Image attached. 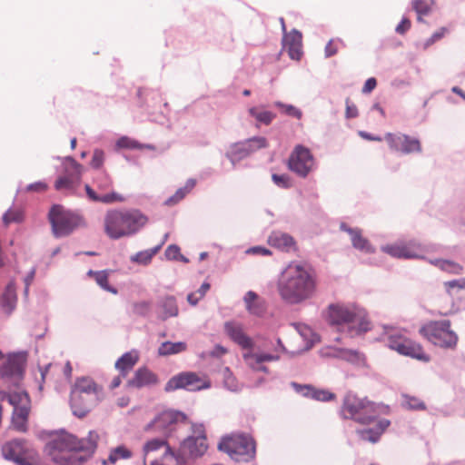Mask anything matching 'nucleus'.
I'll list each match as a JSON object with an SVG mask.
<instances>
[{"mask_svg":"<svg viewBox=\"0 0 465 465\" xmlns=\"http://www.w3.org/2000/svg\"><path fill=\"white\" fill-rule=\"evenodd\" d=\"M419 333L429 342L443 349H455L459 341L450 320L429 321L420 328Z\"/></svg>","mask_w":465,"mask_h":465,"instance_id":"obj_8","label":"nucleus"},{"mask_svg":"<svg viewBox=\"0 0 465 465\" xmlns=\"http://www.w3.org/2000/svg\"><path fill=\"white\" fill-rule=\"evenodd\" d=\"M328 323L346 337L361 335L371 329V322L366 310L356 303L336 302L328 306Z\"/></svg>","mask_w":465,"mask_h":465,"instance_id":"obj_3","label":"nucleus"},{"mask_svg":"<svg viewBox=\"0 0 465 465\" xmlns=\"http://www.w3.org/2000/svg\"><path fill=\"white\" fill-rule=\"evenodd\" d=\"M35 275V269L32 268L30 270V272H28V274L24 279L25 285V294L28 292L29 286L33 282Z\"/></svg>","mask_w":465,"mask_h":465,"instance_id":"obj_59","label":"nucleus"},{"mask_svg":"<svg viewBox=\"0 0 465 465\" xmlns=\"http://www.w3.org/2000/svg\"><path fill=\"white\" fill-rule=\"evenodd\" d=\"M23 220V213L19 210H8L3 216V222L5 225L11 223H19Z\"/></svg>","mask_w":465,"mask_h":465,"instance_id":"obj_48","label":"nucleus"},{"mask_svg":"<svg viewBox=\"0 0 465 465\" xmlns=\"http://www.w3.org/2000/svg\"><path fill=\"white\" fill-rule=\"evenodd\" d=\"M346 109H345V116L348 119L355 118L358 116L359 112L357 106L351 102L350 98H346L345 100Z\"/></svg>","mask_w":465,"mask_h":465,"instance_id":"obj_53","label":"nucleus"},{"mask_svg":"<svg viewBox=\"0 0 465 465\" xmlns=\"http://www.w3.org/2000/svg\"><path fill=\"white\" fill-rule=\"evenodd\" d=\"M117 146L121 148H129V149H143V148H151L149 145L140 144L137 141L131 139L129 137H121L117 141Z\"/></svg>","mask_w":465,"mask_h":465,"instance_id":"obj_46","label":"nucleus"},{"mask_svg":"<svg viewBox=\"0 0 465 465\" xmlns=\"http://www.w3.org/2000/svg\"><path fill=\"white\" fill-rule=\"evenodd\" d=\"M48 189V185L46 183L39 181L34 183H31L26 186V192H36V193H42L45 192Z\"/></svg>","mask_w":465,"mask_h":465,"instance_id":"obj_56","label":"nucleus"},{"mask_svg":"<svg viewBox=\"0 0 465 465\" xmlns=\"http://www.w3.org/2000/svg\"><path fill=\"white\" fill-rule=\"evenodd\" d=\"M436 265L440 270L452 274H460L462 272V267L459 263L448 260H439L436 262Z\"/></svg>","mask_w":465,"mask_h":465,"instance_id":"obj_42","label":"nucleus"},{"mask_svg":"<svg viewBox=\"0 0 465 465\" xmlns=\"http://www.w3.org/2000/svg\"><path fill=\"white\" fill-rule=\"evenodd\" d=\"M195 184L196 181L194 179H189L183 187L179 188L173 196L166 200L165 203L167 205L176 204L194 188Z\"/></svg>","mask_w":465,"mask_h":465,"instance_id":"obj_36","label":"nucleus"},{"mask_svg":"<svg viewBox=\"0 0 465 465\" xmlns=\"http://www.w3.org/2000/svg\"><path fill=\"white\" fill-rule=\"evenodd\" d=\"M95 183L100 191L106 193H97L90 185L86 184L84 188L90 200L103 203H112L124 201V197L121 194L113 191L107 192L113 186V180L108 173H103L101 175H99L95 179Z\"/></svg>","mask_w":465,"mask_h":465,"instance_id":"obj_17","label":"nucleus"},{"mask_svg":"<svg viewBox=\"0 0 465 465\" xmlns=\"http://www.w3.org/2000/svg\"><path fill=\"white\" fill-rule=\"evenodd\" d=\"M80 179L71 175H61L54 183V188L57 191H74L78 186Z\"/></svg>","mask_w":465,"mask_h":465,"instance_id":"obj_35","label":"nucleus"},{"mask_svg":"<svg viewBox=\"0 0 465 465\" xmlns=\"http://www.w3.org/2000/svg\"><path fill=\"white\" fill-rule=\"evenodd\" d=\"M224 331L227 336L242 349L248 351L242 354L244 362L252 370L256 371L268 372V368L263 366V362L276 361L281 358V353L284 351V346L280 339L272 349L264 347L263 351H253V341L243 331L241 323L235 322H226L224 323Z\"/></svg>","mask_w":465,"mask_h":465,"instance_id":"obj_4","label":"nucleus"},{"mask_svg":"<svg viewBox=\"0 0 465 465\" xmlns=\"http://www.w3.org/2000/svg\"><path fill=\"white\" fill-rule=\"evenodd\" d=\"M347 232L351 235V243L354 248H356L361 252H367V253L374 252V249L370 244L369 241L362 236L360 230L348 229Z\"/></svg>","mask_w":465,"mask_h":465,"instance_id":"obj_31","label":"nucleus"},{"mask_svg":"<svg viewBox=\"0 0 465 465\" xmlns=\"http://www.w3.org/2000/svg\"><path fill=\"white\" fill-rule=\"evenodd\" d=\"M275 106L281 108L284 114H286L290 116L295 117L297 119H301L302 116V111L293 105L284 104L281 102H277V103H275Z\"/></svg>","mask_w":465,"mask_h":465,"instance_id":"obj_49","label":"nucleus"},{"mask_svg":"<svg viewBox=\"0 0 465 465\" xmlns=\"http://www.w3.org/2000/svg\"><path fill=\"white\" fill-rule=\"evenodd\" d=\"M103 387L91 377H80L71 390L70 402L73 413L84 417L102 399Z\"/></svg>","mask_w":465,"mask_h":465,"instance_id":"obj_6","label":"nucleus"},{"mask_svg":"<svg viewBox=\"0 0 465 465\" xmlns=\"http://www.w3.org/2000/svg\"><path fill=\"white\" fill-rule=\"evenodd\" d=\"M87 275L89 277H92L96 282V283L104 291L109 292L114 294L117 293V290L109 285V282H108L109 272L108 271H106V270H104V271L90 270V271H88Z\"/></svg>","mask_w":465,"mask_h":465,"instance_id":"obj_33","label":"nucleus"},{"mask_svg":"<svg viewBox=\"0 0 465 465\" xmlns=\"http://www.w3.org/2000/svg\"><path fill=\"white\" fill-rule=\"evenodd\" d=\"M187 349V345L185 342L178 341V342H171L164 341L161 344L158 349L159 355L167 356L172 354H176L184 351Z\"/></svg>","mask_w":465,"mask_h":465,"instance_id":"obj_34","label":"nucleus"},{"mask_svg":"<svg viewBox=\"0 0 465 465\" xmlns=\"http://www.w3.org/2000/svg\"><path fill=\"white\" fill-rule=\"evenodd\" d=\"M0 399L7 401L14 407L12 414V425L20 432L27 430L28 416L31 409L29 395L25 391L10 393L0 390Z\"/></svg>","mask_w":465,"mask_h":465,"instance_id":"obj_12","label":"nucleus"},{"mask_svg":"<svg viewBox=\"0 0 465 465\" xmlns=\"http://www.w3.org/2000/svg\"><path fill=\"white\" fill-rule=\"evenodd\" d=\"M159 249H160V246H158L154 249H152V250H146L143 252H140L136 253L135 256L132 260L134 262H137L139 263L148 264L151 262L152 258L157 253Z\"/></svg>","mask_w":465,"mask_h":465,"instance_id":"obj_44","label":"nucleus"},{"mask_svg":"<svg viewBox=\"0 0 465 465\" xmlns=\"http://www.w3.org/2000/svg\"><path fill=\"white\" fill-rule=\"evenodd\" d=\"M422 151L421 143L419 139L407 135V140L401 142L400 151L402 153H420Z\"/></svg>","mask_w":465,"mask_h":465,"instance_id":"obj_37","label":"nucleus"},{"mask_svg":"<svg viewBox=\"0 0 465 465\" xmlns=\"http://www.w3.org/2000/svg\"><path fill=\"white\" fill-rule=\"evenodd\" d=\"M380 405L367 397L348 392L342 399L340 415L344 420H352L360 424L371 423L379 414Z\"/></svg>","mask_w":465,"mask_h":465,"instance_id":"obj_7","label":"nucleus"},{"mask_svg":"<svg viewBox=\"0 0 465 465\" xmlns=\"http://www.w3.org/2000/svg\"><path fill=\"white\" fill-rule=\"evenodd\" d=\"M249 114L258 123L269 125L275 118V114L270 111L262 110L258 107H252L249 109Z\"/></svg>","mask_w":465,"mask_h":465,"instance_id":"obj_38","label":"nucleus"},{"mask_svg":"<svg viewBox=\"0 0 465 465\" xmlns=\"http://www.w3.org/2000/svg\"><path fill=\"white\" fill-rule=\"evenodd\" d=\"M104 163V153L102 150L96 149L94 151L91 160V166L94 169H100Z\"/></svg>","mask_w":465,"mask_h":465,"instance_id":"obj_51","label":"nucleus"},{"mask_svg":"<svg viewBox=\"0 0 465 465\" xmlns=\"http://www.w3.org/2000/svg\"><path fill=\"white\" fill-rule=\"evenodd\" d=\"M390 423L391 422L389 420L382 419L378 421L374 428L360 430L357 431V433L360 435L361 440L375 443L379 440L381 435L385 431V430L390 426Z\"/></svg>","mask_w":465,"mask_h":465,"instance_id":"obj_28","label":"nucleus"},{"mask_svg":"<svg viewBox=\"0 0 465 465\" xmlns=\"http://www.w3.org/2000/svg\"><path fill=\"white\" fill-rule=\"evenodd\" d=\"M411 21L408 18H403L397 25L396 32L400 35H403L411 28Z\"/></svg>","mask_w":465,"mask_h":465,"instance_id":"obj_58","label":"nucleus"},{"mask_svg":"<svg viewBox=\"0 0 465 465\" xmlns=\"http://www.w3.org/2000/svg\"><path fill=\"white\" fill-rule=\"evenodd\" d=\"M147 223V218L137 210H111L104 219L105 234L113 240L132 235Z\"/></svg>","mask_w":465,"mask_h":465,"instance_id":"obj_5","label":"nucleus"},{"mask_svg":"<svg viewBox=\"0 0 465 465\" xmlns=\"http://www.w3.org/2000/svg\"><path fill=\"white\" fill-rule=\"evenodd\" d=\"M98 440L94 430L82 439L61 430L51 434L45 451L54 465H83L94 455Z\"/></svg>","mask_w":465,"mask_h":465,"instance_id":"obj_1","label":"nucleus"},{"mask_svg":"<svg viewBox=\"0 0 465 465\" xmlns=\"http://www.w3.org/2000/svg\"><path fill=\"white\" fill-rule=\"evenodd\" d=\"M317 282L315 275L301 264H289L277 282L280 297L287 303L297 304L313 296Z\"/></svg>","mask_w":465,"mask_h":465,"instance_id":"obj_2","label":"nucleus"},{"mask_svg":"<svg viewBox=\"0 0 465 465\" xmlns=\"http://www.w3.org/2000/svg\"><path fill=\"white\" fill-rule=\"evenodd\" d=\"M382 251L392 257L396 258H418L421 252L420 244L414 242H397L391 245L383 246Z\"/></svg>","mask_w":465,"mask_h":465,"instance_id":"obj_22","label":"nucleus"},{"mask_svg":"<svg viewBox=\"0 0 465 465\" xmlns=\"http://www.w3.org/2000/svg\"><path fill=\"white\" fill-rule=\"evenodd\" d=\"M162 307L164 318L176 316L178 314L177 304L173 297H166L163 299Z\"/></svg>","mask_w":465,"mask_h":465,"instance_id":"obj_41","label":"nucleus"},{"mask_svg":"<svg viewBox=\"0 0 465 465\" xmlns=\"http://www.w3.org/2000/svg\"><path fill=\"white\" fill-rule=\"evenodd\" d=\"M403 406L410 410H424V402L414 396L405 395L403 397Z\"/></svg>","mask_w":465,"mask_h":465,"instance_id":"obj_45","label":"nucleus"},{"mask_svg":"<svg viewBox=\"0 0 465 465\" xmlns=\"http://www.w3.org/2000/svg\"><path fill=\"white\" fill-rule=\"evenodd\" d=\"M5 459L13 460L18 465H42L37 451L27 446L24 440H13L2 447Z\"/></svg>","mask_w":465,"mask_h":465,"instance_id":"obj_14","label":"nucleus"},{"mask_svg":"<svg viewBox=\"0 0 465 465\" xmlns=\"http://www.w3.org/2000/svg\"><path fill=\"white\" fill-rule=\"evenodd\" d=\"M150 303L147 302H140L134 305V313L137 315H146L150 311Z\"/></svg>","mask_w":465,"mask_h":465,"instance_id":"obj_54","label":"nucleus"},{"mask_svg":"<svg viewBox=\"0 0 465 465\" xmlns=\"http://www.w3.org/2000/svg\"><path fill=\"white\" fill-rule=\"evenodd\" d=\"M225 385L231 390V391H237L238 386L235 383V379L229 374L228 377L225 378Z\"/></svg>","mask_w":465,"mask_h":465,"instance_id":"obj_61","label":"nucleus"},{"mask_svg":"<svg viewBox=\"0 0 465 465\" xmlns=\"http://www.w3.org/2000/svg\"><path fill=\"white\" fill-rule=\"evenodd\" d=\"M16 301L15 286L14 282H11L7 284L0 301L1 307L5 314H11L15 308Z\"/></svg>","mask_w":465,"mask_h":465,"instance_id":"obj_30","label":"nucleus"},{"mask_svg":"<svg viewBox=\"0 0 465 465\" xmlns=\"http://www.w3.org/2000/svg\"><path fill=\"white\" fill-rule=\"evenodd\" d=\"M445 289L449 294H452L454 289L463 290L465 289V278L459 280H452L444 282Z\"/></svg>","mask_w":465,"mask_h":465,"instance_id":"obj_52","label":"nucleus"},{"mask_svg":"<svg viewBox=\"0 0 465 465\" xmlns=\"http://www.w3.org/2000/svg\"><path fill=\"white\" fill-rule=\"evenodd\" d=\"M25 361L21 357H8L0 368V377L3 384L8 388L18 387L23 380Z\"/></svg>","mask_w":465,"mask_h":465,"instance_id":"obj_18","label":"nucleus"},{"mask_svg":"<svg viewBox=\"0 0 465 465\" xmlns=\"http://www.w3.org/2000/svg\"><path fill=\"white\" fill-rule=\"evenodd\" d=\"M133 451L125 445L117 446L110 450L107 460L103 461L104 465L107 463L115 464L120 460H128L132 458Z\"/></svg>","mask_w":465,"mask_h":465,"instance_id":"obj_32","label":"nucleus"},{"mask_svg":"<svg viewBox=\"0 0 465 465\" xmlns=\"http://www.w3.org/2000/svg\"><path fill=\"white\" fill-rule=\"evenodd\" d=\"M48 219L56 237L67 236L75 229L86 226V221L82 214L65 210L59 204L50 209Z\"/></svg>","mask_w":465,"mask_h":465,"instance_id":"obj_10","label":"nucleus"},{"mask_svg":"<svg viewBox=\"0 0 465 465\" xmlns=\"http://www.w3.org/2000/svg\"><path fill=\"white\" fill-rule=\"evenodd\" d=\"M209 289L210 284L208 282H203L195 293L198 294L199 298L203 299Z\"/></svg>","mask_w":465,"mask_h":465,"instance_id":"obj_63","label":"nucleus"},{"mask_svg":"<svg viewBox=\"0 0 465 465\" xmlns=\"http://www.w3.org/2000/svg\"><path fill=\"white\" fill-rule=\"evenodd\" d=\"M385 335L388 347L397 351L399 354L424 362H428L430 361V356L425 352L422 345L408 338L405 335L404 331L392 327L385 328Z\"/></svg>","mask_w":465,"mask_h":465,"instance_id":"obj_11","label":"nucleus"},{"mask_svg":"<svg viewBox=\"0 0 465 465\" xmlns=\"http://www.w3.org/2000/svg\"><path fill=\"white\" fill-rule=\"evenodd\" d=\"M273 183L282 188H290L292 186L291 178L287 174H276L272 175Z\"/></svg>","mask_w":465,"mask_h":465,"instance_id":"obj_50","label":"nucleus"},{"mask_svg":"<svg viewBox=\"0 0 465 465\" xmlns=\"http://www.w3.org/2000/svg\"><path fill=\"white\" fill-rule=\"evenodd\" d=\"M283 49L292 60L299 61L302 55V35L297 30L285 33L282 38Z\"/></svg>","mask_w":465,"mask_h":465,"instance_id":"obj_24","label":"nucleus"},{"mask_svg":"<svg viewBox=\"0 0 465 465\" xmlns=\"http://www.w3.org/2000/svg\"><path fill=\"white\" fill-rule=\"evenodd\" d=\"M200 300L201 298L195 292H192L187 296V301L191 305H196Z\"/></svg>","mask_w":465,"mask_h":465,"instance_id":"obj_64","label":"nucleus"},{"mask_svg":"<svg viewBox=\"0 0 465 465\" xmlns=\"http://www.w3.org/2000/svg\"><path fill=\"white\" fill-rule=\"evenodd\" d=\"M359 135L364 139V140H367V141H375V142H381L382 141V138L380 137V136H375L371 134H369L365 131H359Z\"/></svg>","mask_w":465,"mask_h":465,"instance_id":"obj_60","label":"nucleus"},{"mask_svg":"<svg viewBox=\"0 0 465 465\" xmlns=\"http://www.w3.org/2000/svg\"><path fill=\"white\" fill-rule=\"evenodd\" d=\"M165 256L168 260H179L181 256L180 248L177 245H169L165 250Z\"/></svg>","mask_w":465,"mask_h":465,"instance_id":"obj_55","label":"nucleus"},{"mask_svg":"<svg viewBox=\"0 0 465 465\" xmlns=\"http://www.w3.org/2000/svg\"><path fill=\"white\" fill-rule=\"evenodd\" d=\"M64 175H71L77 179H81L83 166L78 163L74 158L67 157L64 163Z\"/></svg>","mask_w":465,"mask_h":465,"instance_id":"obj_40","label":"nucleus"},{"mask_svg":"<svg viewBox=\"0 0 465 465\" xmlns=\"http://www.w3.org/2000/svg\"><path fill=\"white\" fill-rule=\"evenodd\" d=\"M210 387V382L202 379L194 372H182L171 378L165 385L166 391H173L178 389L187 391H200Z\"/></svg>","mask_w":465,"mask_h":465,"instance_id":"obj_19","label":"nucleus"},{"mask_svg":"<svg viewBox=\"0 0 465 465\" xmlns=\"http://www.w3.org/2000/svg\"><path fill=\"white\" fill-rule=\"evenodd\" d=\"M344 42L340 38L331 39L324 48L325 57L329 58L337 54L340 47L344 46Z\"/></svg>","mask_w":465,"mask_h":465,"instance_id":"obj_43","label":"nucleus"},{"mask_svg":"<svg viewBox=\"0 0 465 465\" xmlns=\"http://www.w3.org/2000/svg\"><path fill=\"white\" fill-rule=\"evenodd\" d=\"M245 308L250 314L262 316L266 311V302L256 292L249 291L243 297Z\"/></svg>","mask_w":465,"mask_h":465,"instance_id":"obj_26","label":"nucleus"},{"mask_svg":"<svg viewBox=\"0 0 465 465\" xmlns=\"http://www.w3.org/2000/svg\"><path fill=\"white\" fill-rule=\"evenodd\" d=\"M143 465H178V459L171 450L166 440L153 439L143 448Z\"/></svg>","mask_w":465,"mask_h":465,"instance_id":"obj_13","label":"nucleus"},{"mask_svg":"<svg viewBox=\"0 0 465 465\" xmlns=\"http://www.w3.org/2000/svg\"><path fill=\"white\" fill-rule=\"evenodd\" d=\"M412 8L418 14L419 21H421V18H420L421 15H426L430 11V7L425 0H414L412 2Z\"/></svg>","mask_w":465,"mask_h":465,"instance_id":"obj_47","label":"nucleus"},{"mask_svg":"<svg viewBox=\"0 0 465 465\" xmlns=\"http://www.w3.org/2000/svg\"><path fill=\"white\" fill-rule=\"evenodd\" d=\"M139 361L136 351L125 352L115 362V368L123 377H126Z\"/></svg>","mask_w":465,"mask_h":465,"instance_id":"obj_29","label":"nucleus"},{"mask_svg":"<svg viewBox=\"0 0 465 465\" xmlns=\"http://www.w3.org/2000/svg\"><path fill=\"white\" fill-rule=\"evenodd\" d=\"M292 385L296 392L306 398L319 401H331L336 399V394L326 389L317 388L312 385H302L296 382H292Z\"/></svg>","mask_w":465,"mask_h":465,"instance_id":"obj_23","label":"nucleus"},{"mask_svg":"<svg viewBox=\"0 0 465 465\" xmlns=\"http://www.w3.org/2000/svg\"><path fill=\"white\" fill-rule=\"evenodd\" d=\"M218 450L226 453L237 462H247L255 456L254 440L242 433L230 434L223 437L218 443Z\"/></svg>","mask_w":465,"mask_h":465,"instance_id":"obj_9","label":"nucleus"},{"mask_svg":"<svg viewBox=\"0 0 465 465\" xmlns=\"http://www.w3.org/2000/svg\"><path fill=\"white\" fill-rule=\"evenodd\" d=\"M268 242L271 246L284 252H290L295 248V242L293 238L287 233L280 232H272L269 236Z\"/></svg>","mask_w":465,"mask_h":465,"instance_id":"obj_27","label":"nucleus"},{"mask_svg":"<svg viewBox=\"0 0 465 465\" xmlns=\"http://www.w3.org/2000/svg\"><path fill=\"white\" fill-rule=\"evenodd\" d=\"M208 449L205 430L203 424L193 425V435L187 437L181 445L183 455L190 458L203 456Z\"/></svg>","mask_w":465,"mask_h":465,"instance_id":"obj_15","label":"nucleus"},{"mask_svg":"<svg viewBox=\"0 0 465 465\" xmlns=\"http://www.w3.org/2000/svg\"><path fill=\"white\" fill-rule=\"evenodd\" d=\"M384 140L387 142L391 150L399 152L401 142L407 140V134L401 133H387L384 135Z\"/></svg>","mask_w":465,"mask_h":465,"instance_id":"obj_39","label":"nucleus"},{"mask_svg":"<svg viewBox=\"0 0 465 465\" xmlns=\"http://www.w3.org/2000/svg\"><path fill=\"white\" fill-rule=\"evenodd\" d=\"M376 85H377L376 79L374 77H371L366 80V82L361 89V92L363 94H370L376 88Z\"/></svg>","mask_w":465,"mask_h":465,"instance_id":"obj_57","label":"nucleus"},{"mask_svg":"<svg viewBox=\"0 0 465 465\" xmlns=\"http://www.w3.org/2000/svg\"><path fill=\"white\" fill-rule=\"evenodd\" d=\"M185 415L173 411H166L160 413L154 420L147 425L146 430H152L163 436L169 435L179 421H183Z\"/></svg>","mask_w":465,"mask_h":465,"instance_id":"obj_21","label":"nucleus"},{"mask_svg":"<svg viewBox=\"0 0 465 465\" xmlns=\"http://www.w3.org/2000/svg\"><path fill=\"white\" fill-rule=\"evenodd\" d=\"M314 167V158L311 151L301 144L294 147L288 160V168L304 178Z\"/></svg>","mask_w":465,"mask_h":465,"instance_id":"obj_16","label":"nucleus"},{"mask_svg":"<svg viewBox=\"0 0 465 465\" xmlns=\"http://www.w3.org/2000/svg\"><path fill=\"white\" fill-rule=\"evenodd\" d=\"M159 381L158 377L155 373L147 368H139L134 377L128 381L127 385L134 388H143L147 386H153L157 384Z\"/></svg>","mask_w":465,"mask_h":465,"instance_id":"obj_25","label":"nucleus"},{"mask_svg":"<svg viewBox=\"0 0 465 465\" xmlns=\"http://www.w3.org/2000/svg\"><path fill=\"white\" fill-rule=\"evenodd\" d=\"M227 353V349L222 345H216L212 352L213 356H223Z\"/></svg>","mask_w":465,"mask_h":465,"instance_id":"obj_62","label":"nucleus"},{"mask_svg":"<svg viewBox=\"0 0 465 465\" xmlns=\"http://www.w3.org/2000/svg\"><path fill=\"white\" fill-rule=\"evenodd\" d=\"M267 146L268 142L265 137L255 136L242 142L233 143L227 155L232 162L239 161L260 149L266 148Z\"/></svg>","mask_w":465,"mask_h":465,"instance_id":"obj_20","label":"nucleus"}]
</instances>
